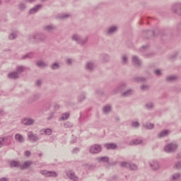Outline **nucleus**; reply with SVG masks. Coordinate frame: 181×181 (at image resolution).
<instances>
[{
    "instance_id": "27",
    "label": "nucleus",
    "mask_w": 181,
    "mask_h": 181,
    "mask_svg": "<svg viewBox=\"0 0 181 181\" xmlns=\"http://www.w3.org/2000/svg\"><path fill=\"white\" fill-rule=\"evenodd\" d=\"M8 78H13V79L19 78V74H18V72L13 71L8 74Z\"/></svg>"
},
{
    "instance_id": "37",
    "label": "nucleus",
    "mask_w": 181,
    "mask_h": 181,
    "mask_svg": "<svg viewBox=\"0 0 181 181\" xmlns=\"http://www.w3.org/2000/svg\"><path fill=\"white\" fill-rule=\"evenodd\" d=\"M86 100V93H81V95H78V101L79 103H81Z\"/></svg>"
},
{
    "instance_id": "10",
    "label": "nucleus",
    "mask_w": 181,
    "mask_h": 181,
    "mask_svg": "<svg viewBox=\"0 0 181 181\" xmlns=\"http://www.w3.org/2000/svg\"><path fill=\"white\" fill-rule=\"evenodd\" d=\"M132 62L134 66H135L136 67H141V64H142L141 59H139V58L136 55H134L132 57Z\"/></svg>"
},
{
    "instance_id": "46",
    "label": "nucleus",
    "mask_w": 181,
    "mask_h": 181,
    "mask_svg": "<svg viewBox=\"0 0 181 181\" xmlns=\"http://www.w3.org/2000/svg\"><path fill=\"white\" fill-rule=\"evenodd\" d=\"M25 71V67L23 66H20L17 67V73L18 74H21V73H23Z\"/></svg>"
},
{
    "instance_id": "51",
    "label": "nucleus",
    "mask_w": 181,
    "mask_h": 181,
    "mask_svg": "<svg viewBox=\"0 0 181 181\" xmlns=\"http://www.w3.org/2000/svg\"><path fill=\"white\" fill-rule=\"evenodd\" d=\"M174 168L180 170L181 169V162H177L174 165Z\"/></svg>"
},
{
    "instance_id": "33",
    "label": "nucleus",
    "mask_w": 181,
    "mask_h": 181,
    "mask_svg": "<svg viewBox=\"0 0 181 181\" xmlns=\"http://www.w3.org/2000/svg\"><path fill=\"white\" fill-rule=\"evenodd\" d=\"M143 127L146 129H153V128H155V124L152 123H148V124H143Z\"/></svg>"
},
{
    "instance_id": "30",
    "label": "nucleus",
    "mask_w": 181,
    "mask_h": 181,
    "mask_svg": "<svg viewBox=\"0 0 181 181\" xmlns=\"http://www.w3.org/2000/svg\"><path fill=\"white\" fill-rule=\"evenodd\" d=\"M117 29L116 26L110 27L107 31V35H112V33L117 32Z\"/></svg>"
},
{
    "instance_id": "11",
    "label": "nucleus",
    "mask_w": 181,
    "mask_h": 181,
    "mask_svg": "<svg viewBox=\"0 0 181 181\" xmlns=\"http://www.w3.org/2000/svg\"><path fill=\"white\" fill-rule=\"evenodd\" d=\"M66 176L71 179V180L78 181V177L76 175V173H74V171L73 170H69L66 172Z\"/></svg>"
},
{
    "instance_id": "1",
    "label": "nucleus",
    "mask_w": 181,
    "mask_h": 181,
    "mask_svg": "<svg viewBox=\"0 0 181 181\" xmlns=\"http://www.w3.org/2000/svg\"><path fill=\"white\" fill-rule=\"evenodd\" d=\"M162 36L166 37H172V31L170 30L164 29L160 31L159 29L156 28L153 30H144L142 33V37L145 39H153V37H157V36Z\"/></svg>"
},
{
    "instance_id": "8",
    "label": "nucleus",
    "mask_w": 181,
    "mask_h": 181,
    "mask_svg": "<svg viewBox=\"0 0 181 181\" xmlns=\"http://www.w3.org/2000/svg\"><path fill=\"white\" fill-rule=\"evenodd\" d=\"M90 153H99L101 152V146L98 144H95L90 148Z\"/></svg>"
},
{
    "instance_id": "49",
    "label": "nucleus",
    "mask_w": 181,
    "mask_h": 181,
    "mask_svg": "<svg viewBox=\"0 0 181 181\" xmlns=\"http://www.w3.org/2000/svg\"><path fill=\"white\" fill-rule=\"evenodd\" d=\"M40 173L41 175H42V176H45V177H48L49 176V171L46 170H41L40 172Z\"/></svg>"
},
{
    "instance_id": "36",
    "label": "nucleus",
    "mask_w": 181,
    "mask_h": 181,
    "mask_svg": "<svg viewBox=\"0 0 181 181\" xmlns=\"http://www.w3.org/2000/svg\"><path fill=\"white\" fill-rule=\"evenodd\" d=\"M37 67H47V64L43 62L42 61H38L36 63Z\"/></svg>"
},
{
    "instance_id": "18",
    "label": "nucleus",
    "mask_w": 181,
    "mask_h": 181,
    "mask_svg": "<svg viewBox=\"0 0 181 181\" xmlns=\"http://www.w3.org/2000/svg\"><path fill=\"white\" fill-rule=\"evenodd\" d=\"M32 163L33 162L30 160L25 161L22 165L21 164L20 169H21V170H24V169H28L29 166L32 165Z\"/></svg>"
},
{
    "instance_id": "6",
    "label": "nucleus",
    "mask_w": 181,
    "mask_h": 181,
    "mask_svg": "<svg viewBox=\"0 0 181 181\" xmlns=\"http://www.w3.org/2000/svg\"><path fill=\"white\" fill-rule=\"evenodd\" d=\"M21 124H23V125H25L26 127H29L35 124V120L30 117H24L21 119Z\"/></svg>"
},
{
    "instance_id": "31",
    "label": "nucleus",
    "mask_w": 181,
    "mask_h": 181,
    "mask_svg": "<svg viewBox=\"0 0 181 181\" xmlns=\"http://www.w3.org/2000/svg\"><path fill=\"white\" fill-rule=\"evenodd\" d=\"M51 70H59L60 69V64L57 62H54L50 65Z\"/></svg>"
},
{
    "instance_id": "17",
    "label": "nucleus",
    "mask_w": 181,
    "mask_h": 181,
    "mask_svg": "<svg viewBox=\"0 0 181 181\" xmlns=\"http://www.w3.org/2000/svg\"><path fill=\"white\" fill-rule=\"evenodd\" d=\"M111 110H112L111 105H106L103 107V112L107 115L111 112Z\"/></svg>"
},
{
    "instance_id": "9",
    "label": "nucleus",
    "mask_w": 181,
    "mask_h": 181,
    "mask_svg": "<svg viewBox=\"0 0 181 181\" xmlns=\"http://www.w3.org/2000/svg\"><path fill=\"white\" fill-rule=\"evenodd\" d=\"M28 136L30 142H37V141H39V136L33 134L32 132L28 133Z\"/></svg>"
},
{
    "instance_id": "45",
    "label": "nucleus",
    "mask_w": 181,
    "mask_h": 181,
    "mask_svg": "<svg viewBox=\"0 0 181 181\" xmlns=\"http://www.w3.org/2000/svg\"><path fill=\"white\" fill-rule=\"evenodd\" d=\"M70 117V113H64L62 116V121H66V119H69V117Z\"/></svg>"
},
{
    "instance_id": "24",
    "label": "nucleus",
    "mask_w": 181,
    "mask_h": 181,
    "mask_svg": "<svg viewBox=\"0 0 181 181\" xmlns=\"http://www.w3.org/2000/svg\"><path fill=\"white\" fill-rule=\"evenodd\" d=\"M41 135H52V129H42L40 130Z\"/></svg>"
},
{
    "instance_id": "50",
    "label": "nucleus",
    "mask_w": 181,
    "mask_h": 181,
    "mask_svg": "<svg viewBox=\"0 0 181 181\" xmlns=\"http://www.w3.org/2000/svg\"><path fill=\"white\" fill-rule=\"evenodd\" d=\"M137 168L136 165L134 163H130V165L129 166V170H136Z\"/></svg>"
},
{
    "instance_id": "16",
    "label": "nucleus",
    "mask_w": 181,
    "mask_h": 181,
    "mask_svg": "<svg viewBox=\"0 0 181 181\" xmlns=\"http://www.w3.org/2000/svg\"><path fill=\"white\" fill-rule=\"evenodd\" d=\"M150 168L153 170H159V163L157 160H152L150 163Z\"/></svg>"
},
{
    "instance_id": "56",
    "label": "nucleus",
    "mask_w": 181,
    "mask_h": 181,
    "mask_svg": "<svg viewBox=\"0 0 181 181\" xmlns=\"http://www.w3.org/2000/svg\"><path fill=\"white\" fill-rule=\"evenodd\" d=\"M66 64H68V66H71V64H73V59H67L66 60Z\"/></svg>"
},
{
    "instance_id": "2",
    "label": "nucleus",
    "mask_w": 181,
    "mask_h": 181,
    "mask_svg": "<svg viewBox=\"0 0 181 181\" xmlns=\"http://www.w3.org/2000/svg\"><path fill=\"white\" fill-rule=\"evenodd\" d=\"M71 40L74 42H77L78 45H86V43H87V40H88V37H81V36H80V35L78 34H74L71 36Z\"/></svg>"
},
{
    "instance_id": "25",
    "label": "nucleus",
    "mask_w": 181,
    "mask_h": 181,
    "mask_svg": "<svg viewBox=\"0 0 181 181\" xmlns=\"http://www.w3.org/2000/svg\"><path fill=\"white\" fill-rule=\"evenodd\" d=\"M134 90L132 89H128L127 90L122 93V97H129V95H132Z\"/></svg>"
},
{
    "instance_id": "57",
    "label": "nucleus",
    "mask_w": 181,
    "mask_h": 181,
    "mask_svg": "<svg viewBox=\"0 0 181 181\" xmlns=\"http://www.w3.org/2000/svg\"><path fill=\"white\" fill-rule=\"evenodd\" d=\"M5 144V138H0V148H2Z\"/></svg>"
},
{
    "instance_id": "29",
    "label": "nucleus",
    "mask_w": 181,
    "mask_h": 181,
    "mask_svg": "<svg viewBox=\"0 0 181 181\" xmlns=\"http://www.w3.org/2000/svg\"><path fill=\"white\" fill-rule=\"evenodd\" d=\"M15 140L18 141V142L20 144H22V142L24 141L23 136H22L21 134H16L15 135Z\"/></svg>"
},
{
    "instance_id": "28",
    "label": "nucleus",
    "mask_w": 181,
    "mask_h": 181,
    "mask_svg": "<svg viewBox=\"0 0 181 181\" xmlns=\"http://www.w3.org/2000/svg\"><path fill=\"white\" fill-rule=\"evenodd\" d=\"M18 37V31H12V33L9 35L8 39L10 40H13Z\"/></svg>"
},
{
    "instance_id": "55",
    "label": "nucleus",
    "mask_w": 181,
    "mask_h": 181,
    "mask_svg": "<svg viewBox=\"0 0 181 181\" xmlns=\"http://www.w3.org/2000/svg\"><path fill=\"white\" fill-rule=\"evenodd\" d=\"M64 127H65V128H71V127H73V124H71L69 122H66L64 124Z\"/></svg>"
},
{
    "instance_id": "13",
    "label": "nucleus",
    "mask_w": 181,
    "mask_h": 181,
    "mask_svg": "<svg viewBox=\"0 0 181 181\" xmlns=\"http://www.w3.org/2000/svg\"><path fill=\"white\" fill-rule=\"evenodd\" d=\"M85 69L87 70V71H94V69H95V64L91 62H87L86 64Z\"/></svg>"
},
{
    "instance_id": "7",
    "label": "nucleus",
    "mask_w": 181,
    "mask_h": 181,
    "mask_svg": "<svg viewBox=\"0 0 181 181\" xmlns=\"http://www.w3.org/2000/svg\"><path fill=\"white\" fill-rule=\"evenodd\" d=\"M127 87V83H119L117 88H115L114 90H113V93L114 94H117L121 91H123V90H125V88Z\"/></svg>"
},
{
    "instance_id": "39",
    "label": "nucleus",
    "mask_w": 181,
    "mask_h": 181,
    "mask_svg": "<svg viewBox=\"0 0 181 181\" xmlns=\"http://www.w3.org/2000/svg\"><path fill=\"white\" fill-rule=\"evenodd\" d=\"M180 33H181V22L179 23L177 25L176 35H177V36H180Z\"/></svg>"
},
{
    "instance_id": "64",
    "label": "nucleus",
    "mask_w": 181,
    "mask_h": 181,
    "mask_svg": "<svg viewBox=\"0 0 181 181\" xmlns=\"http://www.w3.org/2000/svg\"><path fill=\"white\" fill-rule=\"evenodd\" d=\"M0 181H9V179H8L7 177H2L0 178Z\"/></svg>"
},
{
    "instance_id": "42",
    "label": "nucleus",
    "mask_w": 181,
    "mask_h": 181,
    "mask_svg": "<svg viewBox=\"0 0 181 181\" xmlns=\"http://www.w3.org/2000/svg\"><path fill=\"white\" fill-rule=\"evenodd\" d=\"M58 19H67V18H70V15L69 14H59L57 16Z\"/></svg>"
},
{
    "instance_id": "47",
    "label": "nucleus",
    "mask_w": 181,
    "mask_h": 181,
    "mask_svg": "<svg viewBox=\"0 0 181 181\" xmlns=\"http://www.w3.org/2000/svg\"><path fill=\"white\" fill-rule=\"evenodd\" d=\"M140 52L144 53V52H148L149 50V47L148 46H143L139 48Z\"/></svg>"
},
{
    "instance_id": "14",
    "label": "nucleus",
    "mask_w": 181,
    "mask_h": 181,
    "mask_svg": "<svg viewBox=\"0 0 181 181\" xmlns=\"http://www.w3.org/2000/svg\"><path fill=\"white\" fill-rule=\"evenodd\" d=\"M56 26L53 25H45L43 27V30H45V32H47L48 33H52L53 30H56Z\"/></svg>"
},
{
    "instance_id": "62",
    "label": "nucleus",
    "mask_w": 181,
    "mask_h": 181,
    "mask_svg": "<svg viewBox=\"0 0 181 181\" xmlns=\"http://www.w3.org/2000/svg\"><path fill=\"white\" fill-rule=\"evenodd\" d=\"M177 57V53H175V54H173V55H171L170 57V59H171V60H173V59H175V57Z\"/></svg>"
},
{
    "instance_id": "20",
    "label": "nucleus",
    "mask_w": 181,
    "mask_h": 181,
    "mask_svg": "<svg viewBox=\"0 0 181 181\" xmlns=\"http://www.w3.org/2000/svg\"><path fill=\"white\" fill-rule=\"evenodd\" d=\"M11 168H21V161L11 160L10 161Z\"/></svg>"
},
{
    "instance_id": "44",
    "label": "nucleus",
    "mask_w": 181,
    "mask_h": 181,
    "mask_svg": "<svg viewBox=\"0 0 181 181\" xmlns=\"http://www.w3.org/2000/svg\"><path fill=\"white\" fill-rule=\"evenodd\" d=\"M103 62L104 63H108V62H110V56H108V54H103Z\"/></svg>"
},
{
    "instance_id": "43",
    "label": "nucleus",
    "mask_w": 181,
    "mask_h": 181,
    "mask_svg": "<svg viewBox=\"0 0 181 181\" xmlns=\"http://www.w3.org/2000/svg\"><path fill=\"white\" fill-rule=\"evenodd\" d=\"M181 174L179 173H175L173 175L172 179L171 180H177V179H179V177H180Z\"/></svg>"
},
{
    "instance_id": "15",
    "label": "nucleus",
    "mask_w": 181,
    "mask_h": 181,
    "mask_svg": "<svg viewBox=\"0 0 181 181\" xmlns=\"http://www.w3.org/2000/svg\"><path fill=\"white\" fill-rule=\"evenodd\" d=\"M39 9H42V4H37L33 8H30L29 11L30 15H33L39 11Z\"/></svg>"
},
{
    "instance_id": "41",
    "label": "nucleus",
    "mask_w": 181,
    "mask_h": 181,
    "mask_svg": "<svg viewBox=\"0 0 181 181\" xmlns=\"http://www.w3.org/2000/svg\"><path fill=\"white\" fill-rule=\"evenodd\" d=\"M48 177H57V174L54 171H48Z\"/></svg>"
},
{
    "instance_id": "35",
    "label": "nucleus",
    "mask_w": 181,
    "mask_h": 181,
    "mask_svg": "<svg viewBox=\"0 0 181 181\" xmlns=\"http://www.w3.org/2000/svg\"><path fill=\"white\" fill-rule=\"evenodd\" d=\"M154 107L155 105L152 102H148L145 105V107L146 108V110H152V108H153Z\"/></svg>"
},
{
    "instance_id": "38",
    "label": "nucleus",
    "mask_w": 181,
    "mask_h": 181,
    "mask_svg": "<svg viewBox=\"0 0 181 181\" xmlns=\"http://www.w3.org/2000/svg\"><path fill=\"white\" fill-rule=\"evenodd\" d=\"M18 9H19V11H25L26 9V4L20 3L18 4Z\"/></svg>"
},
{
    "instance_id": "22",
    "label": "nucleus",
    "mask_w": 181,
    "mask_h": 181,
    "mask_svg": "<svg viewBox=\"0 0 181 181\" xmlns=\"http://www.w3.org/2000/svg\"><path fill=\"white\" fill-rule=\"evenodd\" d=\"M98 162H103V163H108L110 162V158L107 156L99 157L97 158Z\"/></svg>"
},
{
    "instance_id": "59",
    "label": "nucleus",
    "mask_w": 181,
    "mask_h": 181,
    "mask_svg": "<svg viewBox=\"0 0 181 181\" xmlns=\"http://www.w3.org/2000/svg\"><path fill=\"white\" fill-rule=\"evenodd\" d=\"M35 86L37 87H40V86H42V81L41 80H37L35 82Z\"/></svg>"
},
{
    "instance_id": "61",
    "label": "nucleus",
    "mask_w": 181,
    "mask_h": 181,
    "mask_svg": "<svg viewBox=\"0 0 181 181\" xmlns=\"http://www.w3.org/2000/svg\"><path fill=\"white\" fill-rule=\"evenodd\" d=\"M37 0H25V2H27V4H33L35 2H36Z\"/></svg>"
},
{
    "instance_id": "48",
    "label": "nucleus",
    "mask_w": 181,
    "mask_h": 181,
    "mask_svg": "<svg viewBox=\"0 0 181 181\" xmlns=\"http://www.w3.org/2000/svg\"><path fill=\"white\" fill-rule=\"evenodd\" d=\"M85 168H86V169H88L89 170H93V169L95 168V165H90V164H86Z\"/></svg>"
},
{
    "instance_id": "54",
    "label": "nucleus",
    "mask_w": 181,
    "mask_h": 181,
    "mask_svg": "<svg viewBox=\"0 0 181 181\" xmlns=\"http://www.w3.org/2000/svg\"><path fill=\"white\" fill-rule=\"evenodd\" d=\"M140 88H141V90L142 91H146V90H149V86H148V85H143V86H141Z\"/></svg>"
},
{
    "instance_id": "23",
    "label": "nucleus",
    "mask_w": 181,
    "mask_h": 181,
    "mask_svg": "<svg viewBox=\"0 0 181 181\" xmlns=\"http://www.w3.org/2000/svg\"><path fill=\"white\" fill-rule=\"evenodd\" d=\"M132 81H134L135 83H141V82L144 83L146 81V78L144 77L136 76L132 78Z\"/></svg>"
},
{
    "instance_id": "32",
    "label": "nucleus",
    "mask_w": 181,
    "mask_h": 181,
    "mask_svg": "<svg viewBox=\"0 0 181 181\" xmlns=\"http://www.w3.org/2000/svg\"><path fill=\"white\" fill-rule=\"evenodd\" d=\"M168 134H169V131L168 130L162 131L158 134V138H163L165 136H168Z\"/></svg>"
},
{
    "instance_id": "12",
    "label": "nucleus",
    "mask_w": 181,
    "mask_h": 181,
    "mask_svg": "<svg viewBox=\"0 0 181 181\" xmlns=\"http://www.w3.org/2000/svg\"><path fill=\"white\" fill-rule=\"evenodd\" d=\"M40 98V94L39 93H35L31 97L28 98V104H32V103H35V101H37Z\"/></svg>"
},
{
    "instance_id": "34",
    "label": "nucleus",
    "mask_w": 181,
    "mask_h": 181,
    "mask_svg": "<svg viewBox=\"0 0 181 181\" xmlns=\"http://www.w3.org/2000/svg\"><path fill=\"white\" fill-rule=\"evenodd\" d=\"M121 168H125L126 169H129V166H131V163L123 161L120 163Z\"/></svg>"
},
{
    "instance_id": "19",
    "label": "nucleus",
    "mask_w": 181,
    "mask_h": 181,
    "mask_svg": "<svg viewBox=\"0 0 181 181\" xmlns=\"http://www.w3.org/2000/svg\"><path fill=\"white\" fill-rule=\"evenodd\" d=\"M178 77L177 76H168L165 78V81H167V83H173V81H176V80H177Z\"/></svg>"
},
{
    "instance_id": "63",
    "label": "nucleus",
    "mask_w": 181,
    "mask_h": 181,
    "mask_svg": "<svg viewBox=\"0 0 181 181\" xmlns=\"http://www.w3.org/2000/svg\"><path fill=\"white\" fill-rule=\"evenodd\" d=\"M25 156H30V151H26L24 153Z\"/></svg>"
},
{
    "instance_id": "58",
    "label": "nucleus",
    "mask_w": 181,
    "mask_h": 181,
    "mask_svg": "<svg viewBox=\"0 0 181 181\" xmlns=\"http://www.w3.org/2000/svg\"><path fill=\"white\" fill-rule=\"evenodd\" d=\"M154 73L156 76H162V72H160V70L156 69L154 71Z\"/></svg>"
},
{
    "instance_id": "53",
    "label": "nucleus",
    "mask_w": 181,
    "mask_h": 181,
    "mask_svg": "<svg viewBox=\"0 0 181 181\" xmlns=\"http://www.w3.org/2000/svg\"><path fill=\"white\" fill-rule=\"evenodd\" d=\"M23 60H25V59H32V53H28L23 57H22Z\"/></svg>"
},
{
    "instance_id": "52",
    "label": "nucleus",
    "mask_w": 181,
    "mask_h": 181,
    "mask_svg": "<svg viewBox=\"0 0 181 181\" xmlns=\"http://www.w3.org/2000/svg\"><path fill=\"white\" fill-rule=\"evenodd\" d=\"M132 127H133V128H139V122H132Z\"/></svg>"
},
{
    "instance_id": "4",
    "label": "nucleus",
    "mask_w": 181,
    "mask_h": 181,
    "mask_svg": "<svg viewBox=\"0 0 181 181\" xmlns=\"http://www.w3.org/2000/svg\"><path fill=\"white\" fill-rule=\"evenodd\" d=\"M176 149H177V144L175 142L169 143L164 147L165 152H167L168 153L175 152Z\"/></svg>"
},
{
    "instance_id": "26",
    "label": "nucleus",
    "mask_w": 181,
    "mask_h": 181,
    "mask_svg": "<svg viewBox=\"0 0 181 181\" xmlns=\"http://www.w3.org/2000/svg\"><path fill=\"white\" fill-rule=\"evenodd\" d=\"M142 144H144V141L139 139H134L130 142V145H142Z\"/></svg>"
},
{
    "instance_id": "40",
    "label": "nucleus",
    "mask_w": 181,
    "mask_h": 181,
    "mask_svg": "<svg viewBox=\"0 0 181 181\" xmlns=\"http://www.w3.org/2000/svg\"><path fill=\"white\" fill-rule=\"evenodd\" d=\"M122 64H128V57L126 55L122 57Z\"/></svg>"
},
{
    "instance_id": "3",
    "label": "nucleus",
    "mask_w": 181,
    "mask_h": 181,
    "mask_svg": "<svg viewBox=\"0 0 181 181\" xmlns=\"http://www.w3.org/2000/svg\"><path fill=\"white\" fill-rule=\"evenodd\" d=\"M46 37L47 36L45 33H36L29 35V40H32V39H33L35 42H45V40H46Z\"/></svg>"
},
{
    "instance_id": "5",
    "label": "nucleus",
    "mask_w": 181,
    "mask_h": 181,
    "mask_svg": "<svg viewBox=\"0 0 181 181\" xmlns=\"http://www.w3.org/2000/svg\"><path fill=\"white\" fill-rule=\"evenodd\" d=\"M171 11L174 12V13H176V15L181 16V3H175L173 4L171 6Z\"/></svg>"
},
{
    "instance_id": "60",
    "label": "nucleus",
    "mask_w": 181,
    "mask_h": 181,
    "mask_svg": "<svg viewBox=\"0 0 181 181\" xmlns=\"http://www.w3.org/2000/svg\"><path fill=\"white\" fill-rule=\"evenodd\" d=\"M76 142H77V138L72 135V140H71V144H76Z\"/></svg>"
},
{
    "instance_id": "21",
    "label": "nucleus",
    "mask_w": 181,
    "mask_h": 181,
    "mask_svg": "<svg viewBox=\"0 0 181 181\" xmlns=\"http://www.w3.org/2000/svg\"><path fill=\"white\" fill-rule=\"evenodd\" d=\"M106 149H117V146L114 143H107L105 144Z\"/></svg>"
}]
</instances>
